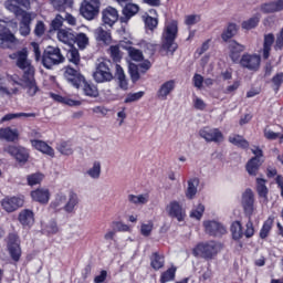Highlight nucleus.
I'll return each instance as SVG.
<instances>
[{"label":"nucleus","mask_w":283,"mask_h":283,"mask_svg":"<svg viewBox=\"0 0 283 283\" xmlns=\"http://www.w3.org/2000/svg\"><path fill=\"white\" fill-rule=\"evenodd\" d=\"M10 59L15 60V65L23 71L22 78L20 81L13 80L15 85H20L23 90H27L29 96H35L39 92L36 80H34V66L28 59V49H22L13 54L9 55Z\"/></svg>","instance_id":"1"},{"label":"nucleus","mask_w":283,"mask_h":283,"mask_svg":"<svg viewBox=\"0 0 283 283\" xmlns=\"http://www.w3.org/2000/svg\"><path fill=\"white\" fill-rule=\"evenodd\" d=\"M222 251V243L218 241H208L197 244L192 250L195 258L203 260H213Z\"/></svg>","instance_id":"2"},{"label":"nucleus","mask_w":283,"mask_h":283,"mask_svg":"<svg viewBox=\"0 0 283 283\" xmlns=\"http://www.w3.org/2000/svg\"><path fill=\"white\" fill-rule=\"evenodd\" d=\"M178 34V22L171 21L166 24L164 32V43L161 50L167 52L168 56H174L178 44L176 43V36Z\"/></svg>","instance_id":"3"},{"label":"nucleus","mask_w":283,"mask_h":283,"mask_svg":"<svg viewBox=\"0 0 283 283\" xmlns=\"http://www.w3.org/2000/svg\"><path fill=\"white\" fill-rule=\"evenodd\" d=\"M65 62V56L61 53V49L56 46H48L42 55V65L46 70H52L54 65H61Z\"/></svg>","instance_id":"4"},{"label":"nucleus","mask_w":283,"mask_h":283,"mask_svg":"<svg viewBox=\"0 0 283 283\" xmlns=\"http://www.w3.org/2000/svg\"><path fill=\"white\" fill-rule=\"evenodd\" d=\"M93 78L96 83H109L114 81V74H112V62L104 60L99 62L93 73Z\"/></svg>","instance_id":"5"},{"label":"nucleus","mask_w":283,"mask_h":283,"mask_svg":"<svg viewBox=\"0 0 283 283\" xmlns=\"http://www.w3.org/2000/svg\"><path fill=\"white\" fill-rule=\"evenodd\" d=\"M98 12H101V0H84L81 3L80 13L86 21H94Z\"/></svg>","instance_id":"6"},{"label":"nucleus","mask_w":283,"mask_h":283,"mask_svg":"<svg viewBox=\"0 0 283 283\" xmlns=\"http://www.w3.org/2000/svg\"><path fill=\"white\" fill-rule=\"evenodd\" d=\"M15 45L17 36L6 27L4 22H0V48L2 50H10Z\"/></svg>","instance_id":"7"},{"label":"nucleus","mask_w":283,"mask_h":283,"mask_svg":"<svg viewBox=\"0 0 283 283\" xmlns=\"http://www.w3.org/2000/svg\"><path fill=\"white\" fill-rule=\"evenodd\" d=\"M166 213H168L169 218H175L178 222H185L187 218V211L178 201H170L166 206Z\"/></svg>","instance_id":"8"},{"label":"nucleus","mask_w":283,"mask_h":283,"mask_svg":"<svg viewBox=\"0 0 283 283\" xmlns=\"http://www.w3.org/2000/svg\"><path fill=\"white\" fill-rule=\"evenodd\" d=\"M243 211L248 218H251L255 213V196L252 189H247L241 199Z\"/></svg>","instance_id":"9"},{"label":"nucleus","mask_w":283,"mask_h":283,"mask_svg":"<svg viewBox=\"0 0 283 283\" xmlns=\"http://www.w3.org/2000/svg\"><path fill=\"white\" fill-rule=\"evenodd\" d=\"M199 135L207 143H223L224 140V135L218 128L203 127L199 130Z\"/></svg>","instance_id":"10"},{"label":"nucleus","mask_w":283,"mask_h":283,"mask_svg":"<svg viewBox=\"0 0 283 283\" xmlns=\"http://www.w3.org/2000/svg\"><path fill=\"white\" fill-rule=\"evenodd\" d=\"M4 6L7 10H9V12H13L15 17H19V14H23V12H28L25 10H30V8H32L30 0H7ZM20 6L25 10L21 9Z\"/></svg>","instance_id":"11"},{"label":"nucleus","mask_w":283,"mask_h":283,"mask_svg":"<svg viewBox=\"0 0 283 283\" xmlns=\"http://www.w3.org/2000/svg\"><path fill=\"white\" fill-rule=\"evenodd\" d=\"M261 62L262 57L258 54H243L240 60V65L251 72H258Z\"/></svg>","instance_id":"12"},{"label":"nucleus","mask_w":283,"mask_h":283,"mask_svg":"<svg viewBox=\"0 0 283 283\" xmlns=\"http://www.w3.org/2000/svg\"><path fill=\"white\" fill-rule=\"evenodd\" d=\"M203 227L206 233H208V235H212L213 238H220L221 235H224V233H227V228H224L222 223L216 220L203 221Z\"/></svg>","instance_id":"13"},{"label":"nucleus","mask_w":283,"mask_h":283,"mask_svg":"<svg viewBox=\"0 0 283 283\" xmlns=\"http://www.w3.org/2000/svg\"><path fill=\"white\" fill-rule=\"evenodd\" d=\"M8 251L14 262L21 260V241H19V235L14 233L9 234Z\"/></svg>","instance_id":"14"},{"label":"nucleus","mask_w":283,"mask_h":283,"mask_svg":"<svg viewBox=\"0 0 283 283\" xmlns=\"http://www.w3.org/2000/svg\"><path fill=\"white\" fill-rule=\"evenodd\" d=\"M19 17H21L19 32L21 36H28V34H30L31 32L30 25H32V21L36 19V13L22 12V13H19Z\"/></svg>","instance_id":"15"},{"label":"nucleus","mask_w":283,"mask_h":283,"mask_svg":"<svg viewBox=\"0 0 283 283\" xmlns=\"http://www.w3.org/2000/svg\"><path fill=\"white\" fill-rule=\"evenodd\" d=\"M23 202L24 200L21 197H6L2 199L1 206L7 213H12L17 209H20V207H23Z\"/></svg>","instance_id":"16"},{"label":"nucleus","mask_w":283,"mask_h":283,"mask_svg":"<svg viewBox=\"0 0 283 283\" xmlns=\"http://www.w3.org/2000/svg\"><path fill=\"white\" fill-rule=\"evenodd\" d=\"M64 77L70 84L73 85V87H76L77 90L78 87H81V83L85 81L83 75H81V73L76 69L70 66L65 69Z\"/></svg>","instance_id":"17"},{"label":"nucleus","mask_w":283,"mask_h":283,"mask_svg":"<svg viewBox=\"0 0 283 283\" xmlns=\"http://www.w3.org/2000/svg\"><path fill=\"white\" fill-rule=\"evenodd\" d=\"M4 151L10 156H13L18 163H28V158L30 155L25 148H19L17 146H7L4 147Z\"/></svg>","instance_id":"18"},{"label":"nucleus","mask_w":283,"mask_h":283,"mask_svg":"<svg viewBox=\"0 0 283 283\" xmlns=\"http://www.w3.org/2000/svg\"><path fill=\"white\" fill-rule=\"evenodd\" d=\"M78 195L74 191H69L66 195L65 205L62 207V211L65 213H74L76 211V207H78Z\"/></svg>","instance_id":"19"},{"label":"nucleus","mask_w":283,"mask_h":283,"mask_svg":"<svg viewBox=\"0 0 283 283\" xmlns=\"http://www.w3.org/2000/svg\"><path fill=\"white\" fill-rule=\"evenodd\" d=\"M102 21L104 25L112 28L118 21V10L114 7H107L102 11Z\"/></svg>","instance_id":"20"},{"label":"nucleus","mask_w":283,"mask_h":283,"mask_svg":"<svg viewBox=\"0 0 283 283\" xmlns=\"http://www.w3.org/2000/svg\"><path fill=\"white\" fill-rule=\"evenodd\" d=\"M18 220L23 229H32L34 226V211L23 209L19 212Z\"/></svg>","instance_id":"21"},{"label":"nucleus","mask_w":283,"mask_h":283,"mask_svg":"<svg viewBox=\"0 0 283 283\" xmlns=\"http://www.w3.org/2000/svg\"><path fill=\"white\" fill-rule=\"evenodd\" d=\"M50 189L48 188H38L31 191V198L34 202H39L40 205H48L51 198Z\"/></svg>","instance_id":"22"},{"label":"nucleus","mask_w":283,"mask_h":283,"mask_svg":"<svg viewBox=\"0 0 283 283\" xmlns=\"http://www.w3.org/2000/svg\"><path fill=\"white\" fill-rule=\"evenodd\" d=\"M30 143H31V146L36 149V151H40L45 156H50V158H54V148L48 145V143H45L44 140L31 139Z\"/></svg>","instance_id":"23"},{"label":"nucleus","mask_w":283,"mask_h":283,"mask_svg":"<svg viewBox=\"0 0 283 283\" xmlns=\"http://www.w3.org/2000/svg\"><path fill=\"white\" fill-rule=\"evenodd\" d=\"M140 11V7L136 3L128 2L123 9V17L119 19L120 23H128L132 17H136Z\"/></svg>","instance_id":"24"},{"label":"nucleus","mask_w":283,"mask_h":283,"mask_svg":"<svg viewBox=\"0 0 283 283\" xmlns=\"http://www.w3.org/2000/svg\"><path fill=\"white\" fill-rule=\"evenodd\" d=\"M105 25L107 24H102L96 28L94 31V36L96 41H99L105 45H109L112 43V33L109 32V30L105 29Z\"/></svg>","instance_id":"25"},{"label":"nucleus","mask_w":283,"mask_h":283,"mask_svg":"<svg viewBox=\"0 0 283 283\" xmlns=\"http://www.w3.org/2000/svg\"><path fill=\"white\" fill-rule=\"evenodd\" d=\"M175 90H176V81L174 80L167 81L160 85L157 92V96L161 101H167V96H169V94H171V92H174Z\"/></svg>","instance_id":"26"},{"label":"nucleus","mask_w":283,"mask_h":283,"mask_svg":"<svg viewBox=\"0 0 283 283\" xmlns=\"http://www.w3.org/2000/svg\"><path fill=\"white\" fill-rule=\"evenodd\" d=\"M57 39L65 45H74L76 43V35L71 30L61 29L57 31Z\"/></svg>","instance_id":"27"},{"label":"nucleus","mask_w":283,"mask_h":283,"mask_svg":"<svg viewBox=\"0 0 283 283\" xmlns=\"http://www.w3.org/2000/svg\"><path fill=\"white\" fill-rule=\"evenodd\" d=\"M282 10L283 0L268 2L261 6V11L264 12V14H273L275 12H282Z\"/></svg>","instance_id":"28"},{"label":"nucleus","mask_w":283,"mask_h":283,"mask_svg":"<svg viewBox=\"0 0 283 283\" xmlns=\"http://www.w3.org/2000/svg\"><path fill=\"white\" fill-rule=\"evenodd\" d=\"M199 186H200V179L195 177L188 180V187L186 189V198L188 200H193V198H196V193H198Z\"/></svg>","instance_id":"29"},{"label":"nucleus","mask_w":283,"mask_h":283,"mask_svg":"<svg viewBox=\"0 0 283 283\" xmlns=\"http://www.w3.org/2000/svg\"><path fill=\"white\" fill-rule=\"evenodd\" d=\"M273 43H275V35H273V33L265 34L263 40V49H262V54L264 60L271 56V48H273Z\"/></svg>","instance_id":"30"},{"label":"nucleus","mask_w":283,"mask_h":283,"mask_svg":"<svg viewBox=\"0 0 283 283\" xmlns=\"http://www.w3.org/2000/svg\"><path fill=\"white\" fill-rule=\"evenodd\" d=\"M67 201V193L65 192H59L55 195L54 200L50 203L51 209H54V211H61L63 210V207H65V202Z\"/></svg>","instance_id":"31"},{"label":"nucleus","mask_w":283,"mask_h":283,"mask_svg":"<svg viewBox=\"0 0 283 283\" xmlns=\"http://www.w3.org/2000/svg\"><path fill=\"white\" fill-rule=\"evenodd\" d=\"M230 57L235 63L240 59L241 52H244L245 46L243 44L238 43L237 41L230 42Z\"/></svg>","instance_id":"32"},{"label":"nucleus","mask_w":283,"mask_h":283,"mask_svg":"<svg viewBox=\"0 0 283 283\" xmlns=\"http://www.w3.org/2000/svg\"><path fill=\"white\" fill-rule=\"evenodd\" d=\"M102 164L99 160H95L92 164V167H90L86 170V176H88V178H92V180H98V178H101V174H102Z\"/></svg>","instance_id":"33"},{"label":"nucleus","mask_w":283,"mask_h":283,"mask_svg":"<svg viewBox=\"0 0 283 283\" xmlns=\"http://www.w3.org/2000/svg\"><path fill=\"white\" fill-rule=\"evenodd\" d=\"M260 167H262V161L258 159V157H252L248 161L245 169L249 176H258V171H260Z\"/></svg>","instance_id":"34"},{"label":"nucleus","mask_w":283,"mask_h":283,"mask_svg":"<svg viewBox=\"0 0 283 283\" xmlns=\"http://www.w3.org/2000/svg\"><path fill=\"white\" fill-rule=\"evenodd\" d=\"M17 118H36L35 113H9L1 118V123L14 120Z\"/></svg>","instance_id":"35"},{"label":"nucleus","mask_w":283,"mask_h":283,"mask_svg":"<svg viewBox=\"0 0 283 283\" xmlns=\"http://www.w3.org/2000/svg\"><path fill=\"white\" fill-rule=\"evenodd\" d=\"M0 138L8 140L9 143H14L19 138V132L10 127L0 129Z\"/></svg>","instance_id":"36"},{"label":"nucleus","mask_w":283,"mask_h":283,"mask_svg":"<svg viewBox=\"0 0 283 283\" xmlns=\"http://www.w3.org/2000/svg\"><path fill=\"white\" fill-rule=\"evenodd\" d=\"M256 191L260 198H263L265 202L269 200V188L266 181L262 178H256Z\"/></svg>","instance_id":"37"},{"label":"nucleus","mask_w":283,"mask_h":283,"mask_svg":"<svg viewBox=\"0 0 283 283\" xmlns=\"http://www.w3.org/2000/svg\"><path fill=\"white\" fill-rule=\"evenodd\" d=\"M83 93L85 96H90V98H98V87L94 84H90L83 80Z\"/></svg>","instance_id":"38"},{"label":"nucleus","mask_w":283,"mask_h":283,"mask_svg":"<svg viewBox=\"0 0 283 283\" xmlns=\"http://www.w3.org/2000/svg\"><path fill=\"white\" fill-rule=\"evenodd\" d=\"M150 266L155 271H160L165 266V256L160 255L158 252H154L150 258Z\"/></svg>","instance_id":"39"},{"label":"nucleus","mask_w":283,"mask_h":283,"mask_svg":"<svg viewBox=\"0 0 283 283\" xmlns=\"http://www.w3.org/2000/svg\"><path fill=\"white\" fill-rule=\"evenodd\" d=\"M238 34V24L229 23L226 30L221 34V39L223 41H229V39H233Z\"/></svg>","instance_id":"40"},{"label":"nucleus","mask_w":283,"mask_h":283,"mask_svg":"<svg viewBox=\"0 0 283 283\" xmlns=\"http://www.w3.org/2000/svg\"><path fill=\"white\" fill-rule=\"evenodd\" d=\"M259 23H260V14H255L252 18L243 21L241 23V28L243 30H254V28H258Z\"/></svg>","instance_id":"41"},{"label":"nucleus","mask_w":283,"mask_h":283,"mask_svg":"<svg viewBox=\"0 0 283 283\" xmlns=\"http://www.w3.org/2000/svg\"><path fill=\"white\" fill-rule=\"evenodd\" d=\"M56 149L62 156H72L74 154V147L69 142H61L57 144Z\"/></svg>","instance_id":"42"},{"label":"nucleus","mask_w":283,"mask_h":283,"mask_svg":"<svg viewBox=\"0 0 283 283\" xmlns=\"http://www.w3.org/2000/svg\"><path fill=\"white\" fill-rule=\"evenodd\" d=\"M230 231L233 240H240L242 239V235H244V232L242 231V223L240 221L232 222Z\"/></svg>","instance_id":"43"},{"label":"nucleus","mask_w":283,"mask_h":283,"mask_svg":"<svg viewBox=\"0 0 283 283\" xmlns=\"http://www.w3.org/2000/svg\"><path fill=\"white\" fill-rule=\"evenodd\" d=\"M128 202L132 205H147L149 195H128Z\"/></svg>","instance_id":"44"},{"label":"nucleus","mask_w":283,"mask_h":283,"mask_svg":"<svg viewBox=\"0 0 283 283\" xmlns=\"http://www.w3.org/2000/svg\"><path fill=\"white\" fill-rule=\"evenodd\" d=\"M229 143L235 145L237 147H241L242 149H247L249 147V142H247V139L240 135H231L229 137Z\"/></svg>","instance_id":"45"},{"label":"nucleus","mask_w":283,"mask_h":283,"mask_svg":"<svg viewBox=\"0 0 283 283\" xmlns=\"http://www.w3.org/2000/svg\"><path fill=\"white\" fill-rule=\"evenodd\" d=\"M203 214H205V205L202 203H198L190 211V218H192L193 220H202Z\"/></svg>","instance_id":"46"},{"label":"nucleus","mask_w":283,"mask_h":283,"mask_svg":"<svg viewBox=\"0 0 283 283\" xmlns=\"http://www.w3.org/2000/svg\"><path fill=\"white\" fill-rule=\"evenodd\" d=\"M66 57L73 65H78L81 63V54H78V50L76 49L69 50Z\"/></svg>","instance_id":"47"},{"label":"nucleus","mask_w":283,"mask_h":283,"mask_svg":"<svg viewBox=\"0 0 283 283\" xmlns=\"http://www.w3.org/2000/svg\"><path fill=\"white\" fill-rule=\"evenodd\" d=\"M174 277H176V268H170L166 270L164 273H161L160 283L171 282Z\"/></svg>","instance_id":"48"},{"label":"nucleus","mask_w":283,"mask_h":283,"mask_svg":"<svg viewBox=\"0 0 283 283\" xmlns=\"http://www.w3.org/2000/svg\"><path fill=\"white\" fill-rule=\"evenodd\" d=\"M127 52H128V55L130 56V59L133 61H143L144 56H143V51L136 49V48H133V46H128L127 48Z\"/></svg>","instance_id":"49"},{"label":"nucleus","mask_w":283,"mask_h":283,"mask_svg":"<svg viewBox=\"0 0 283 283\" xmlns=\"http://www.w3.org/2000/svg\"><path fill=\"white\" fill-rule=\"evenodd\" d=\"M43 178L44 176L41 172L32 174L28 176V184L30 185V187H34V185H41Z\"/></svg>","instance_id":"50"},{"label":"nucleus","mask_w":283,"mask_h":283,"mask_svg":"<svg viewBox=\"0 0 283 283\" xmlns=\"http://www.w3.org/2000/svg\"><path fill=\"white\" fill-rule=\"evenodd\" d=\"M271 227H273V219H268L260 231V238H262V240L269 237Z\"/></svg>","instance_id":"51"},{"label":"nucleus","mask_w":283,"mask_h":283,"mask_svg":"<svg viewBox=\"0 0 283 283\" xmlns=\"http://www.w3.org/2000/svg\"><path fill=\"white\" fill-rule=\"evenodd\" d=\"M143 96H145V92L143 91H139L137 93H129L124 99V103H136V101H140Z\"/></svg>","instance_id":"52"},{"label":"nucleus","mask_w":283,"mask_h":283,"mask_svg":"<svg viewBox=\"0 0 283 283\" xmlns=\"http://www.w3.org/2000/svg\"><path fill=\"white\" fill-rule=\"evenodd\" d=\"M75 41L78 48H82L83 50L87 46V43H90V38H87V34L85 33H78L77 36H75Z\"/></svg>","instance_id":"53"},{"label":"nucleus","mask_w":283,"mask_h":283,"mask_svg":"<svg viewBox=\"0 0 283 283\" xmlns=\"http://www.w3.org/2000/svg\"><path fill=\"white\" fill-rule=\"evenodd\" d=\"M109 54L113 61H120V59H123V54L120 53V46L118 45L109 46Z\"/></svg>","instance_id":"54"},{"label":"nucleus","mask_w":283,"mask_h":283,"mask_svg":"<svg viewBox=\"0 0 283 283\" xmlns=\"http://www.w3.org/2000/svg\"><path fill=\"white\" fill-rule=\"evenodd\" d=\"M249 220L245 224V231L243 232V235H245V238H253V235H255V228L253 227V221H251V217H248Z\"/></svg>","instance_id":"55"},{"label":"nucleus","mask_w":283,"mask_h":283,"mask_svg":"<svg viewBox=\"0 0 283 283\" xmlns=\"http://www.w3.org/2000/svg\"><path fill=\"white\" fill-rule=\"evenodd\" d=\"M154 230V222L149 221L148 223H143L140 228L142 235L146 238L151 235V231Z\"/></svg>","instance_id":"56"},{"label":"nucleus","mask_w":283,"mask_h":283,"mask_svg":"<svg viewBox=\"0 0 283 283\" xmlns=\"http://www.w3.org/2000/svg\"><path fill=\"white\" fill-rule=\"evenodd\" d=\"M145 25L148 28V30H156V28H158V19L148 15L145 19Z\"/></svg>","instance_id":"57"},{"label":"nucleus","mask_w":283,"mask_h":283,"mask_svg":"<svg viewBox=\"0 0 283 283\" xmlns=\"http://www.w3.org/2000/svg\"><path fill=\"white\" fill-rule=\"evenodd\" d=\"M130 78L134 83L140 78V73H138V66L135 64H129L128 66Z\"/></svg>","instance_id":"58"},{"label":"nucleus","mask_w":283,"mask_h":283,"mask_svg":"<svg viewBox=\"0 0 283 283\" xmlns=\"http://www.w3.org/2000/svg\"><path fill=\"white\" fill-rule=\"evenodd\" d=\"M193 107L195 109H199L200 112H202L203 109H207V103H205V101L198 96L193 97Z\"/></svg>","instance_id":"59"},{"label":"nucleus","mask_w":283,"mask_h":283,"mask_svg":"<svg viewBox=\"0 0 283 283\" xmlns=\"http://www.w3.org/2000/svg\"><path fill=\"white\" fill-rule=\"evenodd\" d=\"M185 23L186 25H196V23H200V15L198 14H190V15H187L186 19H185Z\"/></svg>","instance_id":"60"},{"label":"nucleus","mask_w":283,"mask_h":283,"mask_svg":"<svg viewBox=\"0 0 283 283\" xmlns=\"http://www.w3.org/2000/svg\"><path fill=\"white\" fill-rule=\"evenodd\" d=\"M64 21L65 19L61 14H57L51 22V27L53 28V30H59L60 28H63Z\"/></svg>","instance_id":"61"},{"label":"nucleus","mask_w":283,"mask_h":283,"mask_svg":"<svg viewBox=\"0 0 283 283\" xmlns=\"http://www.w3.org/2000/svg\"><path fill=\"white\" fill-rule=\"evenodd\" d=\"M35 36H43L45 34V23L43 21H38L34 28Z\"/></svg>","instance_id":"62"},{"label":"nucleus","mask_w":283,"mask_h":283,"mask_svg":"<svg viewBox=\"0 0 283 283\" xmlns=\"http://www.w3.org/2000/svg\"><path fill=\"white\" fill-rule=\"evenodd\" d=\"M140 48H143L145 52H148V54H154V52H156V44L146 41L140 42Z\"/></svg>","instance_id":"63"},{"label":"nucleus","mask_w":283,"mask_h":283,"mask_svg":"<svg viewBox=\"0 0 283 283\" xmlns=\"http://www.w3.org/2000/svg\"><path fill=\"white\" fill-rule=\"evenodd\" d=\"M282 48H283V29L276 35V41H275L274 50H282Z\"/></svg>","instance_id":"64"}]
</instances>
